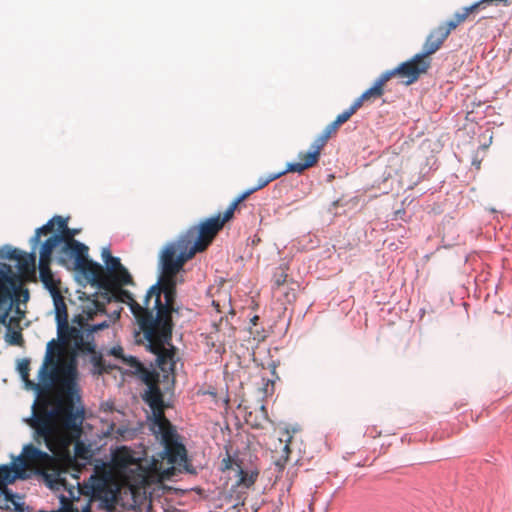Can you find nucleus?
<instances>
[{
    "mask_svg": "<svg viewBox=\"0 0 512 512\" xmlns=\"http://www.w3.org/2000/svg\"><path fill=\"white\" fill-rule=\"evenodd\" d=\"M17 368L23 381L26 383L28 387L40 389V387L43 386L44 388H46L41 381L40 384H35L29 379L30 361L28 359H21L18 363Z\"/></svg>",
    "mask_w": 512,
    "mask_h": 512,
    "instance_id": "bb28decb",
    "label": "nucleus"
},
{
    "mask_svg": "<svg viewBox=\"0 0 512 512\" xmlns=\"http://www.w3.org/2000/svg\"><path fill=\"white\" fill-rule=\"evenodd\" d=\"M112 461L125 483L132 490L160 482V469L157 467V461L154 460L152 465H148L146 459L136 457L135 452L126 446L118 448L113 453Z\"/></svg>",
    "mask_w": 512,
    "mask_h": 512,
    "instance_id": "423d86ee",
    "label": "nucleus"
},
{
    "mask_svg": "<svg viewBox=\"0 0 512 512\" xmlns=\"http://www.w3.org/2000/svg\"><path fill=\"white\" fill-rule=\"evenodd\" d=\"M39 272L41 281L51 295L61 292L59 287L60 281L54 279L50 265L39 266Z\"/></svg>",
    "mask_w": 512,
    "mask_h": 512,
    "instance_id": "4be33fe9",
    "label": "nucleus"
},
{
    "mask_svg": "<svg viewBox=\"0 0 512 512\" xmlns=\"http://www.w3.org/2000/svg\"><path fill=\"white\" fill-rule=\"evenodd\" d=\"M0 494L3 495L4 508L9 512H24V507L22 503H19L15 500V496L7 489L6 486H3L0 489Z\"/></svg>",
    "mask_w": 512,
    "mask_h": 512,
    "instance_id": "b1692460",
    "label": "nucleus"
},
{
    "mask_svg": "<svg viewBox=\"0 0 512 512\" xmlns=\"http://www.w3.org/2000/svg\"><path fill=\"white\" fill-rule=\"evenodd\" d=\"M79 502L77 500H71L65 496L60 497V507L57 512H91V504L90 502H86L81 507H78L76 503Z\"/></svg>",
    "mask_w": 512,
    "mask_h": 512,
    "instance_id": "5701e85b",
    "label": "nucleus"
},
{
    "mask_svg": "<svg viewBox=\"0 0 512 512\" xmlns=\"http://www.w3.org/2000/svg\"><path fill=\"white\" fill-rule=\"evenodd\" d=\"M55 350L59 346L55 340L47 344L44 362L39 370V379L49 389L52 384H58L64 398L59 400L52 409L43 402L34 408L29 421L35 430L34 440L45 444L52 453H57L65 446V441L59 429L58 420H62L65 428L79 431L83 422V410L74 411L73 396L77 392V368L73 362L58 364L55 361Z\"/></svg>",
    "mask_w": 512,
    "mask_h": 512,
    "instance_id": "f257e3e1",
    "label": "nucleus"
},
{
    "mask_svg": "<svg viewBox=\"0 0 512 512\" xmlns=\"http://www.w3.org/2000/svg\"><path fill=\"white\" fill-rule=\"evenodd\" d=\"M256 192V189L253 187L251 189L246 190L241 195H239L226 209V219H231L234 215V212L237 208V206L243 202L245 199H247L251 194Z\"/></svg>",
    "mask_w": 512,
    "mask_h": 512,
    "instance_id": "c85d7f7f",
    "label": "nucleus"
},
{
    "mask_svg": "<svg viewBox=\"0 0 512 512\" xmlns=\"http://www.w3.org/2000/svg\"><path fill=\"white\" fill-rule=\"evenodd\" d=\"M229 220L226 219L225 211L222 216L219 214L208 218L199 226L190 228L184 236L167 244L162 249L164 265L185 272V263L192 259L196 253L206 250Z\"/></svg>",
    "mask_w": 512,
    "mask_h": 512,
    "instance_id": "20e7f679",
    "label": "nucleus"
},
{
    "mask_svg": "<svg viewBox=\"0 0 512 512\" xmlns=\"http://www.w3.org/2000/svg\"><path fill=\"white\" fill-rule=\"evenodd\" d=\"M185 272L162 264V386L175 385L179 350L172 344L173 331L182 328L189 309L177 301V285L183 284Z\"/></svg>",
    "mask_w": 512,
    "mask_h": 512,
    "instance_id": "f03ea898",
    "label": "nucleus"
},
{
    "mask_svg": "<svg viewBox=\"0 0 512 512\" xmlns=\"http://www.w3.org/2000/svg\"><path fill=\"white\" fill-rule=\"evenodd\" d=\"M340 126L335 121L328 124L322 133L315 139L318 147H323L327 144L328 140L337 133Z\"/></svg>",
    "mask_w": 512,
    "mask_h": 512,
    "instance_id": "cd10ccee",
    "label": "nucleus"
},
{
    "mask_svg": "<svg viewBox=\"0 0 512 512\" xmlns=\"http://www.w3.org/2000/svg\"><path fill=\"white\" fill-rule=\"evenodd\" d=\"M359 109L360 108L356 105V103L353 102V104L348 109H346L336 117V119L334 120L335 123L338 126H341L342 124L347 122L352 117V115H354Z\"/></svg>",
    "mask_w": 512,
    "mask_h": 512,
    "instance_id": "7c9ffc66",
    "label": "nucleus"
},
{
    "mask_svg": "<svg viewBox=\"0 0 512 512\" xmlns=\"http://www.w3.org/2000/svg\"><path fill=\"white\" fill-rule=\"evenodd\" d=\"M115 287L118 298L129 305L142 332V339H137V342L145 343L147 349L155 355V364L160 366V276L147 291L143 305L129 291Z\"/></svg>",
    "mask_w": 512,
    "mask_h": 512,
    "instance_id": "39448f33",
    "label": "nucleus"
},
{
    "mask_svg": "<svg viewBox=\"0 0 512 512\" xmlns=\"http://www.w3.org/2000/svg\"><path fill=\"white\" fill-rule=\"evenodd\" d=\"M119 490L120 486L115 475L105 467H96L94 473L81 487V492L84 495L101 500L106 504L117 502Z\"/></svg>",
    "mask_w": 512,
    "mask_h": 512,
    "instance_id": "9d476101",
    "label": "nucleus"
},
{
    "mask_svg": "<svg viewBox=\"0 0 512 512\" xmlns=\"http://www.w3.org/2000/svg\"><path fill=\"white\" fill-rule=\"evenodd\" d=\"M18 472L8 466H3L0 468V487L6 486V484L14 482L17 478Z\"/></svg>",
    "mask_w": 512,
    "mask_h": 512,
    "instance_id": "c756f323",
    "label": "nucleus"
},
{
    "mask_svg": "<svg viewBox=\"0 0 512 512\" xmlns=\"http://www.w3.org/2000/svg\"><path fill=\"white\" fill-rule=\"evenodd\" d=\"M21 464L26 468H32L37 474L43 476L46 484L50 488H59L65 484L63 474L66 469L61 461L53 455H50L32 444L24 446L20 457Z\"/></svg>",
    "mask_w": 512,
    "mask_h": 512,
    "instance_id": "1a4fd4ad",
    "label": "nucleus"
},
{
    "mask_svg": "<svg viewBox=\"0 0 512 512\" xmlns=\"http://www.w3.org/2000/svg\"><path fill=\"white\" fill-rule=\"evenodd\" d=\"M238 468L239 479L237 481L238 486L250 488L256 482L259 472L257 470L245 471L240 464L235 463Z\"/></svg>",
    "mask_w": 512,
    "mask_h": 512,
    "instance_id": "393cba45",
    "label": "nucleus"
},
{
    "mask_svg": "<svg viewBox=\"0 0 512 512\" xmlns=\"http://www.w3.org/2000/svg\"><path fill=\"white\" fill-rule=\"evenodd\" d=\"M88 282L98 285L104 289H110V281H108L104 268L97 262L86 258L83 262L75 267Z\"/></svg>",
    "mask_w": 512,
    "mask_h": 512,
    "instance_id": "4468645a",
    "label": "nucleus"
},
{
    "mask_svg": "<svg viewBox=\"0 0 512 512\" xmlns=\"http://www.w3.org/2000/svg\"><path fill=\"white\" fill-rule=\"evenodd\" d=\"M92 307H88L87 310H84V313L87 315V319H92L94 315L98 313L105 312V305L98 300H93L91 302Z\"/></svg>",
    "mask_w": 512,
    "mask_h": 512,
    "instance_id": "473e14b6",
    "label": "nucleus"
},
{
    "mask_svg": "<svg viewBox=\"0 0 512 512\" xmlns=\"http://www.w3.org/2000/svg\"><path fill=\"white\" fill-rule=\"evenodd\" d=\"M102 258L106 265L105 275L110 281V288L133 284L132 276L128 270L121 264L119 258L111 255L108 248L103 249Z\"/></svg>",
    "mask_w": 512,
    "mask_h": 512,
    "instance_id": "f8f14e48",
    "label": "nucleus"
},
{
    "mask_svg": "<svg viewBox=\"0 0 512 512\" xmlns=\"http://www.w3.org/2000/svg\"><path fill=\"white\" fill-rule=\"evenodd\" d=\"M204 394H208V395L212 396L213 398H215L217 393H216L215 389H209V390L205 391Z\"/></svg>",
    "mask_w": 512,
    "mask_h": 512,
    "instance_id": "a19ab883",
    "label": "nucleus"
},
{
    "mask_svg": "<svg viewBox=\"0 0 512 512\" xmlns=\"http://www.w3.org/2000/svg\"><path fill=\"white\" fill-rule=\"evenodd\" d=\"M430 66L431 61L421 53H418L396 68L385 71V74L389 76V80L397 76L402 79L405 85H411L416 82L422 74H425Z\"/></svg>",
    "mask_w": 512,
    "mask_h": 512,
    "instance_id": "9b49d317",
    "label": "nucleus"
},
{
    "mask_svg": "<svg viewBox=\"0 0 512 512\" xmlns=\"http://www.w3.org/2000/svg\"><path fill=\"white\" fill-rule=\"evenodd\" d=\"M6 341L12 345H22L23 343V336L21 331L18 330H11L9 328L8 333L6 334Z\"/></svg>",
    "mask_w": 512,
    "mask_h": 512,
    "instance_id": "72a5a7b5",
    "label": "nucleus"
},
{
    "mask_svg": "<svg viewBox=\"0 0 512 512\" xmlns=\"http://www.w3.org/2000/svg\"><path fill=\"white\" fill-rule=\"evenodd\" d=\"M51 232L54 230V228H57L58 233H60V223L58 221H53L51 224Z\"/></svg>",
    "mask_w": 512,
    "mask_h": 512,
    "instance_id": "ea45409f",
    "label": "nucleus"
},
{
    "mask_svg": "<svg viewBox=\"0 0 512 512\" xmlns=\"http://www.w3.org/2000/svg\"><path fill=\"white\" fill-rule=\"evenodd\" d=\"M448 36V33L445 32L443 27L438 25L428 34L423 44V51L421 54L429 59L430 55L436 53L441 48Z\"/></svg>",
    "mask_w": 512,
    "mask_h": 512,
    "instance_id": "f3484780",
    "label": "nucleus"
},
{
    "mask_svg": "<svg viewBox=\"0 0 512 512\" xmlns=\"http://www.w3.org/2000/svg\"><path fill=\"white\" fill-rule=\"evenodd\" d=\"M508 0H480L468 7H464L461 12H456L453 17L441 23L440 25L443 27L446 33L450 35V33L455 30L458 26L464 23L470 15L478 12V10L485 4L489 2H504L506 3Z\"/></svg>",
    "mask_w": 512,
    "mask_h": 512,
    "instance_id": "dca6fc26",
    "label": "nucleus"
},
{
    "mask_svg": "<svg viewBox=\"0 0 512 512\" xmlns=\"http://www.w3.org/2000/svg\"><path fill=\"white\" fill-rule=\"evenodd\" d=\"M86 325H87V329H86L87 337H91L92 333L107 328L109 326V323L107 321H103L102 323L95 324V325H89V324H86Z\"/></svg>",
    "mask_w": 512,
    "mask_h": 512,
    "instance_id": "e433bc0d",
    "label": "nucleus"
},
{
    "mask_svg": "<svg viewBox=\"0 0 512 512\" xmlns=\"http://www.w3.org/2000/svg\"><path fill=\"white\" fill-rule=\"evenodd\" d=\"M257 320H258V316H254V317L251 319V321H252V323H253L254 325H256Z\"/></svg>",
    "mask_w": 512,
    "mask_h": 512,
    "instance_id": "79ce46f5",
    "label": "nucleus"
},
{
    "mask_svg": "<svg viewBox=\"0 0 512 512\" xmlns=\"http://www.w3.org/2000/svg\"><path fill=\"white\" fill-rule=\"evenodd\" d=\"M233 464H234V460L231 458V456L229 454H227V456L225 458H223L221 461V469L223 471L230 470V469H232Z\"/></svg>",
    "mask_w": 512,
    "mask_h": 512,
    "instance_id": "4c0bfd02",
    "label": "nucleus"
},
{
    "mask_svg": "<svg viewBox=\"0 0 512 512\" xmlns=\"http://www.w3.org/2000/svg\"><path fill=\"white\" fill-rule=\"evenodd\" d=\"M108 355L121 360L123 364L130 368L129 372L137 376L147 386L143 399L151 408L153 416L152 430L158 439L160 435L159 374L147 369L136 357L124 355V351L121 346H114L109 349Z\"/></svg>",
    "mask_w": 512,
    "mask_h": 512,
    "instance_id": "0eeeda50",
    "label": "nucleus"
},
{
    "mask_svg": "<svg viewBox=\"0 0 512 512\" xmlns=\"http://www.w3.org/2000/svg\"><path fill=\"white\" fill-rule=\"evenodd\" d=\"M175 402V385L162 386V494L171 489L164 482L175 481L184 473L196 474L186 438L165 415V409L172 408Z\"/></svg>",
    "mask_w": 512,
    "mask_h": 512,
    "instance_id": "7ed1b4c3",
    "label": "nucleus"
},
{
    "mask_svg": "<svg viewBox=\"0 0 512 512\" xmlns=\"http://www.w3.org/2000/svg\"><path fill=\"white\" fill-rule=\"evenodd\" d=\"M287 274L281 271L280 273H276L274 275V283L277 287L283 285L286 282Z\"/></svg>",
    "mask_w": 512,
    "mask_h": 512,
    "instance_id": "58836bf2",
    "label": "nucleus"
},
{
    "mask_svg": "<svg viewBox=\"0 0 512 512\" xmlns=\"http://www.w3.org/2000/svg\"><path fill=\"white\" fill-rule=\"evenodd\" d=\"M59 245L60 242L58 241V237H56L55 234L45 240L39 252V266H47L51 264L53 251Z\"/></svg>",
    "mask_w": 512,
    "mask_h": 512,
    "instance_id": "412c9836",
    "label": "nucleus"
},
{
    "mask_svg": "<svg viewBox=\"0 0 512 512\" xmlns=\"http://www.w3.org/2000/svg\"><path fill=\"white\" fill-rule=\"evenodd\" d=\"M53 221H58L60 223V233L55 234L58 237V241L63 245L71 244L72 242H77L74 239L75 235L79 232L77 229H71L68 227V219L63 218L62 216H54L51 218L45 225L36 229L34 236L31 238L30 243L32 246H36L40 242V238L42 235H47L51 232V224Z\"/></svg>",
    "mask_w": 512,
    "mask_h": 512,
    "instance_id": "ddd939ff",
    "label": "nucleus"
},
{
    "mask_svg": "<svg viewBox=\"0 0 512 512\" xmlns=\"http://www.w3.org/2000/svg\"><path fill=\"white\" fill-rule=\"evenodd\" d=\"M286 173H288V172H287V171H286V169H285V170L280 171V172H277V173H271V174H269V175H267V176L260 177V178L258 179V184H257V186H256V187H254V188L256 189V191H258V190H260V189H262V188L266 187V186H267L269 183H271L272 181H274V180H276V179L280 178L281 176L285 175Z\"/></svg>",
    "mask_w": 512,
    "mask_h": 512,
    "instance_id": "2f4dec72",
    "label": "nucleus"
},
{
    "mask_svg": "<svg viewBox=\"0 0 512 512\" xmlns=\"http://www.w3.org/2000/svg\"><path fill=\"white\" fill-rule=\"evenodd\" d=\"M389 81V76L384 73L374 82L373 86L367 89L360 97L355 99L356 105L361 108L367 101L380 98L384 93V86Z\"/></svg>",
    "mask_w": 512,
    "mask_h": 512,
    "instance_id": "6ab92c4d",
    "label": "nucleus"
},
{
    "mask_svg": "<svg viewBox=\"0 0 512 512\" xmlns=\"http://www.w3.org/2000/svg\"><path fill=\"white\" fill-rule=\"evenodd\" d=\"M0 512H9V511H7L2 504H0Z\"/></svg>",
    "mask_w": 512,
    "mask_h": 512,
    "instance_id": "37998d69",
    "label": "nucleus"
},
{
    "mask_svg": "<svg viewBox=\"0 0 512 512\" xmlns=\"http://www.w3.org/2000/svg\"><path fill=\"white\" fill-rule=\"evenodd\" d=\"M25 297L28 298V291H25Z\"/></svg>",
    "mask_w": 512,
    "mask_h": 512,
    "instance_id": "c03bdc74",
    "label": "nucleus"
},
{
    "mask_svg": "<svg viewBox=\"0 0 512 512\" xmlns=\"http://www.w3.org/2000/svg\"><path fill=\"white\" fill-rule=\"evenodd\" d=\"M18 261V268L22 273H30L35 271L36 255L35 253H21Z\"/></svg>",
    "mask_w": 512,
    "mask_h": 512,
    "instance_id": "a878e982",
    "label": "nucleus"
},
{
    "mask_svg": "<svg viewBox=\"0 0 512 512\" xmlns=\"http://www.w3.org/2000/svg\"><path fill=\"white\" fill-rule=\"evenodd\" d=\"M3 495L0 494V498L2 497Z\"/></svg>",
    "mask_w": 512,
    "mask_h": 512,
    "instance_id": "a18cd8bd",
    "label": "nucleus"
},
{
    "mask_svg": "<svg viewBox=\"0 0 512 512\" xmlns=\"http://www.w3.org/2000/svg\"><path fill=\"white\" fill-rule=\"evenodd\" d=\"M291 435L288 431H285L284 437L279 438L280 444L284 443L283 446V458L285 461L288 460L289 454H290V442H291Z\"/></svg>",
    "mask_w": 512,
    "mask_h": 512,
    "instance_id": "c9c22d12",
    "label": "nucleus"
},
{
    "mask_svg": "<svg viewBox=\"0 0 512 512\" xmlns=\"http://www.w3.org/2000/svg\"><path fill=\"white\" fill-rule=\"evenodd\" d=\"M323 147H318L317 142L314 140L311 145V150L308 152H300L298 155L299 162L288 163L286 171L288 173H302L306 169L313 167L319 161Z\"/></svg>",
    "mask_w": 512,
    "mask_h": 512,
    "instance_id": "2eb2a0df",
    "label": "nucleus"
},
{
    "mask_svg": "<svg viewBox=\"0 0 512 512\" xmlns=\"http://www.w3.org/2000/svg\"><path fill=\"white\" fill-rule=\"evenodd\" d=\"M56 313L57 330L61 333V328L68 324L67 306L61 292L51 295Z\"/></svg>",
    "mask_w": 512,
    "mask_h": 512,
    "instance_id": "aec40b11",
    "label": "nucleus"
},
{
    "mask_svg": "<svg viewBox=\"0 0 512 512\" xmlns=\"http://www.w3.org/2000/svg\"><path fill=\"white\" fill-rule=\"evenodd\" d=\"M76 320L79 327L69 326V324L64 325L63 329L61 328V333L58 332L59 340L64 344L73 343L77 350L84 353H90V361L93 365L92 373L94 375H103L110 373L113 370H118V366L106 362L103 355L100 352L95 351V345L90 339L91 337H87V325L84 322V318L82 316H78Z\"/></svg>",
    "mask_w": 512,
    "mask_h": 512,
    "instance_id": "6e6552de",
    "label": "nucleus"
},
{
    "mask_svg": "<svg viewBox=\"0 0 512 512\" xmlns=\"http://www.w3.org/2000/svg\"><path fill=\"white\" fill-rule=\"evenodd\" d=\"M22 252L18 249L12 248L11 246H4L0 250V255L3 258H7L10 260H17Z\"/></svg>",
    "mask_w": 512,
    "mask_h": 512,
    "instance_id": "f704fd0d",
    "label": "nucleus"
},
{
    "mask_svg": "<svg viewBox=\"0 0 512 512\" xmlns=\"http://www.w3.org/2000/svg\"><path fill=\"white\" fill-rule=\"evenodd\" d=\"M67 259L74 260L75 267L88 258V247L83 243L77 241L68 245H63L61 248V260Z\"/></svg>",
    "mask_w": 512,
    "mask_h": 512,
    "instance_id": "a211bd4d",
    "label": "nucleus"
}]
</instances>
